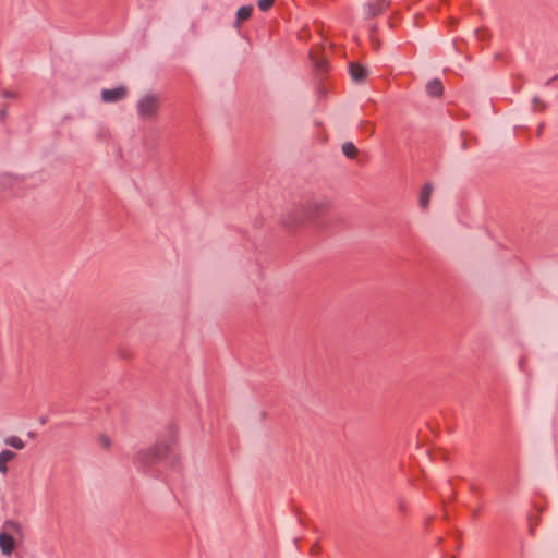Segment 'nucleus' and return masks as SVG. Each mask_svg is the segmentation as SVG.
<instances>
[{"label": "nucleus", "instance_id": "nucleus-1", "mask_svg": "<svg viewBox=\"0 0 558 558\" xmlns=\"http://www.w3.org/2000/svg\"><path fill=\"white\" fill-rule=\"evenodd\" d=\"M24 541L23 527L19 522L7 521L0 532V549L4 556H11L16 546Z\"/></svg>", "mask_w": 558, "mask_h": 558}, {"label": "nucleus", "instance_id": "nucleus-2", "mask_svg": "<svg viewBox=\"0 0 558 558\" xmlns=\"http://www.w3.org/2000/svg\"><path fill=\"white\" fill-rule=\"evenodd\" d=\"M172 453H173V441L160 442L151 451L145 452V453H140L138 460L141 461V463L148 465V464L155 463L157 460L167 458L168 456H171Z\"/></svg>", "mask_w": 558, "mask_h": 558}, {"label": "nucleus", "instance_id": "nucleus-3", "mask_svg": "<svg viewBox=\"0 0 558 558\" xmlns=\"http://www.w3.org/2000/svg\"><path fill=\"white\" fill-rule=\"evenodd\" d=\"M328 207H329L328 203L323 199L308 202L302 208L301 222L316 219L320 215H324L328 210Z\"/></svg>", "mask_w": 558, "mask_h": 558}, {"label": "nucleus", "instance_id": "nucleus-4", "mask_svg": "<svg viewBox=\"0 0 558 558\" xmlns=\"http://www.w3.org/2000/svg\"><path fill=\"white\" fill-rule=\"evenodd\" d=\"M158 101L153 96L144 97L138 102V112L143 118H150L157 112Z\"/></svg>", "mask_w": 558, "mask_h": 558}, {"label": "nucleus", "instance_id": "nucleus-5", "mask_svg": "<svg viewBox=\"0 0 558 558\" xmlns=\"http://www.w3.org/2000/svg\"><path fill=\"white\" fill-rule=\"evenodd\" d=\"M126 89L124 87H117L113 89H105L102 92V100L106 102H113L124 98Z\"/></svg>", "mask_w": 558, "mask_h": 558}, {"label": "nucleus", "instance_id": "nucleus-6", "mask_svg": "<svg viewBox=\"0 0 558 558\" xmlns=\"http://www.w3.org/2000/svg\"><path fill=\"white\" fill-rule=\"evenodd\" d=\"M350 74L354 82H362L366 78L367 72L366 69L360 64L351 63L350 64Z\"/></svg>", "mask_w": 558, "mask_h": 558}, {"label": "nucleus", "instance_id": "nucleus-7", "mask_svg": "<svg viewBox=\"0 0 558 558\" xmlns=\"http://www.w3.org/2000/svg\"><path fill=\"white\" fill-rule=\"evenodd\" d=\"M15 458V453L11 450H3L0 453V472L5 474L8 472L7 464Z\"/></svg>", "mask_w": 558, "mask_h": 558}, {"label": "nucleus", "instance_id": "nucleus-8", "mask_svg": "<svg viewBox=\"0 0 558 558\" xmlns=\"http://www.w3.org/2000/svg\"><path fill=\"white\" fill-rule=\"evenodd\" d=\"M433 187L430 184L424 185L420 195V206L422 208H426L428 206L430 196H432Z\"/></svg>", "mask_w": 558, "mask_h": 558}, {"label": "nucleus", "instance_id": "nucleus-9", "mask_svg": "<svg viewBox=\"0 0 558 558\" xmlns=\"http://www.w3.org/2000/svg\"><path fill=\"white\" fill-rule=\"evenodd\" d=\"M310 56H311V59L314 62V65L316 66V69L318 71H320V72L327 71L328 62H327V59L325 57H316L314 50L311 51Z\"/></svg>", "mask_w": 558, "mask_h": 558}, {"label": "nucleus", "instance_id": "nucleus-10", "mask_svg": "<svg viewBox=\"0 0 558 558\" xmlns=\"http://www.w3.org/2000/svg\"><path fill=\"white\" fill-rule=\"evenodd\" d=\"M427 92L432 96H439L442 93V84L440 81H433L427 84Z\"/></svg>", "mask_w": 558, "mask_h": 558}, {"label": "nucleus", "instance_id": "nucleus-11", "mask_svg": "<svg viewBox=\"0 0 558 558\" xmlns=\"http://www.w3.org/2000/svg\"><path fill=\"white\" fill-rule=\"evenodd\" d=\"M5 445L15 448L17 450H21L25 447V442L17 436H10L5 438L4 440Z\"/></svg>", "mask_w": 558, "mask_h": 558}, {"label": "nucleus", "instance_id": "nucleus-12", "mask_svg": "<svg viewBox=\"0 0 558 558\" xmlns=\"http://www.w3.org/2000/svg\"><path fill=\"white\" fill-rule=\"evenodd\" d=\"M253 8L252 7H242L238 11V22L246 21L251 14H252Z\"/></svg>", "mask_w": 558, "mask_h": 558}, {"label": "nucleus", "instance_id": "nucleus-13", "mask_svg": "<svg viewBox=\"0 0 558 558\" xmlns=\"http://www.w3.org/2000/svg\"><path fill=\"white\" fill-rule=\"evenodd\" d=\"M342 151L349 158H354L357 155V148L352 143H345L342 146Z\"/></svg>", "mask_w": 558, "mask_h": 558}, {"label": "nucleus", "instance_id": "nucleus-14", "mask_svg": "<svg viewBox=\"0 0 558 558\" xmlns=\"http://www.w3.org/2000/svg\"><path fill=\"white\" fill-rule=\"evenodd\" d=\"M385 8V1L384 0H376L374 4H371V13L373 15L379 13Z\"/></svg>", "mask_w": 558, "mask_h": 558}, {"label": "nucleus", "instance_id": "nucleus-15", "mask_svg": "<svg viewBox=\"0 0 558 558\" xmlns=\"http://www.w3.org/2000/svg\"><path fill=\"white\" fill-rule=\"evenodd\" d=\"M274 2H275V0H259L258 8L262 11H267L274 4Z\"/></svg>", "mask_w": 558, "mask_h": 558}]
</instances>
